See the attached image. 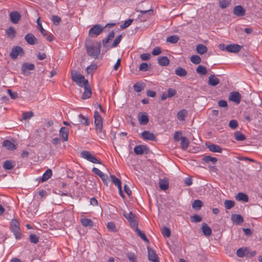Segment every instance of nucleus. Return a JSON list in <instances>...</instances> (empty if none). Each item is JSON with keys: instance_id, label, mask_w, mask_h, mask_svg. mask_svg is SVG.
Listing matches in <instances>:
<instances>
[{"instance_id": "obj_1", "label": "nucleus", "mask_w": 262, "mask_h": 262, "mask_svg": "<svg viewBox=\"0 0 262 262\" xmlns=\"http://www.w3.org/2000/svg\"><path fill=\"white\" fill-rule=\"evenodd\" d=\"M101 43L100 41L86 40L85 48L89 56L95 59L98 57L100 53Z\"/></svg>"}, {"instance_id": "obj_2", "label": "nucleus", "mask_w": 262, "mask_h": 262, "mask_svg": "<svg viewBox=\"0 0 262 262\" xmlns=\"http://www.w3.org/2000/svg\"><path fill=\"white\" fill-rule=\"evenodd\" d=\"M71 78L80 87H83L84 84L88 83V80L85 79L84 77L75 71H72Z\"/></svg>"}, {"instance_id": "obj_3", "label": "nucleus", "mask_w": 262, "mask_h": 262, "mask_svg": "<svg viewBox=\"0 0 262 262\" xmlns=\"http://www.w3.org/2000/svg\"><path fill=\"white\" fill-rule=\"evenodd\" d=\"M10 230L12 232L16 239H20L21 237V233L19 226V222L16 219L11 220L10 223Z\"/></svg>"}, {"instance_id": "obj_4", "label": "nucleus", "mask_w": 262, "mask_h": 262, "mask_svg": "<svg viewBox=\"0 0 262 262\" xmlns=\"http://www.w3.org/2000/svg\"><path fill=\"white\" fill-rule=\"evenodd\" d=\"M94 117L96 132L97 134L101 133L103 129V121L102 117L98 111H95Z\"/></svg>"}, {"instance_id": "obj_5", "label": "nucleus", "mask_w": 262, "mask_h": 262, "mask_svg": "<svg viewBox=\"0 0 262 262\" xmlns=\"http://www.w3.org/2000/svg\"><path fill=\"white\" fill-rule=\"evenodd\" d=\"M104 27L99 24H97L92 27L89 31V35L91 37H96L103 31Z\"/></svg>"}, {"instance_id": "obj_6", "label": "nucleus", "mask_w": 262, "mask_h": 262, "mask_svg": "<svg viewBox=\"0 0 262 262\" xmlns=\"http://www.w3.org/2000/svg\"><path fill=\"white\" fill-rule=\"evenodd\" d=\"M81 157L93 163L101 164V162L89 151L83 150L81 151Z\"/></svg>"}, {"instance_id": "obj_7", "label": "nucleus", "mask_w": 262, "mask_h": 262, "mask_svg": "<svg viewBox=\"0 0 262 262\" xmlns=\"http://www.w3.org/2000/svg\"><path fill=\"white\" fill-rule=\"evenodd\" d=\"M123 214V216L129 222L130 226L133 228L136 226H138L137 217L136 216V215L134 213H133L132 211L129 213H126L124 212Z\"/></svg>"}, {"instance_id": "obj_8", "label": "nucleus", "mask_w": 262, "mask_h": 262, "mask_svg": "<svg viewBox=\"0 0 262 262\" xmlns=\"http://www.w3.org/2000/svg\"><path fill=\"white\" fill-rule=\"evenodd\" d=\"M24 55L23 49L19 46L14 47L10 53V56L12 59H15L18 55L23 56Z\"/></svg>"}, {"instance_id": "obj_9", "label": "nucleus", "mask_w": 262, "mask_h": 262, "mask_svg": "<svg viewBox=\"0 0 262 262\" xmlns=\"http://www.w3.org/2000/svg\"><path fill=\"white\" fill-rule=\"evenodd\" d=\"M148 258L151 262H159V258L156 252L150 247H147Z\"/></svg>"}, {"instance_id": "obj_10", "label": "nucleus", "mask_w": 262, "mask_h": 262, "mask_svg": "<svg viewBox=\"0 0 262 262\" xmlns=\"http://www.w3.org/2000/svg\"><path fill=\"white\" fill-rule=\"evenodd\" d=\"M78 121L76 123H73L74 125H79L80 124L84 126H88L90 124V121L86 116L79 114L77 116Z\"/></svg>"}, {"instance_id": "obj_11", "label": "nucleus", "mask_w": 262, "mask_h": 262, "mask_svg": "<svg viewBox=\"0 0 262 262\" xmlns=\"http://www.w3.org/2000/svg\"><path fill=\"white\" fill-rule=\"evenodd\" d=\"M177 94V91L174 89L169 88L167 91L163 92L161 95V99L163 101L166 100L168 98H171L175 96Z\"/></svg>"}, {"instance_id": "obj_12", "label": "nucleus", "mask_w": 262, "mask_h": 262, "mask_svg": "<svg viewBox=\"0 0 262 262\" xmlns=\"http://www.w3.org/2000/svg\"><path fill=\"white\" fill-rule=\"evenodd\" d=\"M241 95L238 92H233L230 93L229 100L233 101L236 104H239L241 100Z\"/></svg>"}, {"instance_id": "obj_13", "label": "nucleus", "mask_w": 262, "mask_h": 262, "mask_svg": "<svg viewBox=\"0 0 262 262\" xmlns=\"http://www.w3.org/2000/svg\"><path fill=\"white\" fill-rule=\"evenodd\" d=\"M142 138L145 140H149L151 141H156L157 140L155 135L148 130H144L141 134Z\"/></svg>"}, {"instance_id": "obj_14", "label": "nucleus", "mask_w": 262, "mask_h": 262, "mask_svg": "<svg viewBox=\"0 0 262 262\" xmlns=\"http://www.w3.org/2000/svg\"><path fill=\"white\" fill-rule=\"evenodd\" d=\"M138 119L139 122L141 125H146L149 121L148 116L146 112L139 113L138 116Z\"/></svg>"}, {"instance_id": "obj_15", "label": "nucleus", "mask_w": 262, "mask_h": 262, "mask_svg": "<svg viewBox=\"0 0 262 262\" xmlns=\"http://www.w3.org/2000/svg\"><path fill=\"white\" fill-rule=\"evenodd\" d=\"M207 147L209 149L210 151L213 152H219L221 153L222 151V148L218 145L210 143H206Z\"/></svg>"}, {"instance_id": "obj_16", "label": "nucleus", "mask_w": 262, "mask_h": 262, "mask_svg": "<svg viewBox=\"0 0 262 262\" xmlns=\"http://www.w3.org/2000/svg\"><path fill=\"white\" fill-rule=\"evenodd\" d=\"M83 87L84 88V91L82 95L81 98L82 99H88L92 95V91L89 82L86 84H84Z\"/></svg>"}, {"instance_id": "obj_17", "label": "nucleus", "mask_w": 262, "mask_h": 262, "mask_svg": "<svg viewBox=\"0 0 262 262\" xmlns=\"http://www.w3.org/2000/svg\"><path fill=\"white\" fill-rule=\"evenodd\" d=\"M226 50L230 53H238L241 47L239 45L237 44H231L226 47Z\"/></svg>"}, {"instance_id": "obj_18", "label": "nucleus", "mask_w": 262, "mask_h": 262, "mask_svg": "<svg viewBox=\"0 0 262 262\" xmlns=\"http://www.w3.org/2000/svg\"><path fill=\"white\" fill-rule=\"evenodd\" d=\"M69 129L66 127H62L59 130V135L63 141H67L69 137Z\"/></svg>"}, {"instance_id": "obj_19", "label": "nucleus", "mask_w": 262, "mask_h": 262, "mask_svg": "<svg viewBox=\"0 0 262 262\" xmlns=\"http://www.w3.org/2000/svg\"><path fill=\"white\" fill-rule=\"evenodd\" d=\"M245 10L241 5L235 6L233 10V14L237 16H244L245 14Z\"/></svg>"}, {"instance_id": "obj_20", "label": "nucleus", "mask_w": 262, "mask_h": 262, "mask_svg": "<svg viewBox=\"0 0 262 262\" xmlns=\"http://www.w3.org/2000/svg\"><path fill=\"white\" fill-rule=\"evenodd\" d=\"M10 20L13 24L17 23L20 19L21 16L17 11H12L10 14Z\"/></svg>"}, {"instance_id": "obj_21", "label": "nucleus", "mask_w": 262, "mask_h": 262, "mask_svg": "<svg viewBox=\"0 0 262 262\" xmlns=\"http://www.w3.org/2000/svg\"><path fill=\"white\" fill-rule=\"evenodd\" d=\"M114 36H115L114 31H112L111 32H110L108 33L107 36L106 38L102 39V43L103 46L104 48L108 47V45H107L108 43L110 42V41L112 40V39L114 37Z\"/></svg>"}, {"instance_id": "obj_22", "label": "nucleus", "mask_w": 262, "mask_h": 262, "mask_svg": "<svg viewBox=\"0 0 262 262\" xmlns=\"http://www.w3.org/2000/svg\"><path fill=\"white\" fill-rule=\"evenodd\" d=\"M25 39L29 45H35L37 42V39L32 33H28L26 35Z\"/></svg>"}, {"instance_id": "obj_23", "label": "nucleus", "mask_w": 262, "mask_h": 262, "mask_svg": "<svg viewBox=\"0 0 262 262\" xmlns=\"http://www.w3.org/2000/svg\"><path fill=\"white\" fill-rule=\"evenodd\" d=\"M231 220L237 225H241L244 222V218L240 214H232L231 215Z\"/></svg>"}, {"instance_id": "obj_24", "label": "nucleus", "mask_w": 262, "mask_h": 262, "mask_svg": "<svg viewBox=\"0 0 262 262\" xmlns=\"http://www.w3.org/2000/svg\"><path fill=\"white\" fill-rule=\"evenodd\" d=\"M220 82V80L214 75H211L208 78V84L211 86H215Z\"/></svg>"}, {"instance_id": "obj_25", "label": "nucleus", "mask_w": 262, "mask_h": 262, "mask_svg": "<svg viewBox=\"0 0 262 262\" xmlns=\"http://www.w3.org/2000/svg\"><path fill=\"white\" fill-rule=\"evenodd\" d=\"M201 229L203 234L205 236H208L211 235L212 230L206 223H203L202 224Z\"/></svg>"}, {"instance_id": "obj_26", "label": "nucleus", "mask_w": 262, "mask_h": 262, "mask_svg": "<svg viewBox=\"0 0 262 262\" xmlns=\"http://www.w3.org/2000/svg\"><path fill=\"white\" fill-rule=\"evenodd\" d=\"M147 149V147L146 145H139L134 147V150L136 155H142Z\"/></svg>"}, {"instance_id": "obj_27", "label": "nucleus", "mask_w": 262, "mask_h": 262, "mask_svg": "<svg viewBox=\"0 0 262 262\" xmlns=\"http://www.w3.org/2000/svg\"><path fill=\"white\" fill-rule=\"evenodd\" d=\"M3 146L8 150H13L16 148V145L9 140H5L3 143Z\"/></svg>"}, {"instance_id": "obj_28", "label": "nucleus", "mask_w": 262, "mask_h": 262, "mask_svg": "<svg viewBox=\"0 0 262 262\" xmlns=\"http://www.w3.org/2000/svg\"><path fill=\"white\" fill-rule=\"evenodd\" d=\"M38 29L41 33L42 35L46 37L47 40L49 41H52L53 40L52 36L47 34V31L43 28L42 25H39V26L38 27Z\"/></svg>"}, {"instance_id": "obj_29", "label": "nucleus", "mask_w": 262, "mask_h": 262, "mask_svg": "<svg viewBox=\"0 0 262 262\" xmlns=\"http://www.w3.org/2000/svg\"><path fill=\"white\" fill-rule=\"evenodd\" d=\"M15 166L14 161L11 160L6 161L3 164V168L6 170H10L13 169Z\"/></svg>"}, {"instance_id": "obj_30", "label": "nucleus", "mask_w": 262, "mask_h": 262, "mask_svg": "<svg viewBox=\"0 0 262 262\" xmlns=\"http://www.w3.org/2000/svg\"><path fill=\"white\" fill-rule=\"evenodd\" d=\"M35 66L33 63L25 62L23 64L21 67L22 71L25 73L26 71H32L34 70Z\"/></svg>"}, {"instance_id": "obj_31", "label": "nucleus", "mask_w": 262, "mask_h": 262, "mask_svg": "<svg viewBox=\"0 0 262 262\" xmlns=\"http://www.w3.org/2000/svg\"><path fill=\"white\" fill-rule=\"evenodd\" d=\"M174 72L175 74L181 77H185L187 74L186 70L182 67L176 68Z\"/></svg>"}, {"instance_id": "obj_32", "label": "nucleus", "mask_w": 262, "mask_h": 262, "mask_svg": "<svg viewBox=\"0 0 262 262\" xmlns=\"http://www.w3.org/2000/svg\"><path fill=\"white\" fill-rule=\"evenodd\" d=\"M145 86L144 83L138 82L134 84L133 88L136 92H140L144 89Z\"/></svg>"}, {"instance_id": "obj_33", "label": "nucleus", "mask_w": 262, "mask_h": 262, "mask_svg": "<svg viewBox=\"0 0 262 262\" xmlns=\"http://www.w3.org/2000/svg\"><path fill=\"white\" fill-rule=\"evenodd\" d=\"M158 63L161 66H166L169 63V60L166 56L158 57Z\"/></svg>"}, {"instance_id": "obj_34", "label": "nucleus", "mask_w": 262, "mask_h": 262, "mask_svg": "<svg viewBox=\"0 0 262 262\" xmlns=\"http://www.w3.org/2000/svg\"><path fill=\"white\" fill-rule=\"evenodd\" d=\"M133 229H134L135 231L137 233V235L144 241L146 242H149L148 239L146 237L145 234L142 232V231H141L138 227V226H136L134 227Z\"/></svg>"}, {"instance_id": "obj_35", "label": "nucleus", "mask_w": 262, "mask_h": 262, "mask_svg": "<svg viewBox=\"0 0 262 262\" xmlns=\"http://www.w3.org/2000/svg\"><path fill=\"white\" fill-rule=\"evenodd\" d=\"M6 34L8 37L14 38L15 37L16 31L13 27H10L6 30Z\"/></svg>"}, {"instance_id": "obj_36", "label": "nucleus", "mask_w": 262, "mask_h": 262, "mask_svg": "<svg viewBox=\"0 0 262 262\" xmlns=\"http://www.w3.org/2000/svg\"><path fill=\"white\" fill-rule=\"evenodd\" d=\"M196 52L200 54H203L207 52V48L203 44H199L196 47Z\"/></svg>"}, {"instance_id": "obj_37", "label": "nucleus", "mask_w": 262, "mask_h": 262, "mask_svg": "<svg viewBox=\"0 0 262 262\" xmlns=\"http://www.w3.org/2000/svg\"><path fill=\"white\" fill-rule=\"evenodd\" d=\"M189 144V142L188 139L185 137H181V148L183 150L186 149Z\"/></svg>"}, {"instance_id": "obj_38", "label": "nucleus", "mask_w": 262, "mask_h": 262, "mask_svg": "<svg viewBox=\"0 0 262 262\" xmlns=\"http://www.w3.org/2000/svg\"><path fill=\"white\" fill-rule=\"evenodd\" d=\"M81 223L84 227H92L93 226V222L89 219L84 218L81 220Z\"/></svg>"}, {"instance_id": "obj_39", "label": "nucleus", "mask_w": 262, "mask_h": 262, "mask_svg": "<svg viewBox=\"0 0 262 262\" xmlns=\"http://www.w3.org/2000/svg\"><path fill=\"white\" fill-rule=\"evenodd\" d=\"M236 199L238 201H242L244 202H248V195L243 192L238 193L237 195L236 196Z\"/></svg>"}, {"instance_id": "obj_40", "label": "nucleus", "mask_w": 262, "mask_h": 262, "mask_svg": "<svg viewBox=\"0 0 262 262\" xmlns=\"http://www.w3.org/2000/svg\"><path fill=\"white\" fill-rule=\"evenodd\" d=\"M196 72L201 75H205L207 74V70L205 66L199 65L196 69Z\"/></svg>"}, {"instance_id": "obj_41", "label": "nucleus", "mask_w": 262, "mask_h": 262, "mask_svg": "<svg viewBox=\"0 0 262 262\" xmlns=\"http://www.w3.org/2000/svg\"><path fill=\"white\" fill-rule=\"evenodd\" d=\"M52 175V171L50 169H48L43 174L42 177V182H45L50 179Z\"/></svg>"}, {"instance_id": "obj_42", "label": "nucleus", "mask_w": 262, "mask_h": 262, "mask_svg": "<svg viewBox=\"0 0 262 262\" xmlns=\"http://www.w3.org/2000/svg\"><path fill=\"white\" fill-rule=\"evenodd\" d=\"M235 139L237 141H244L246 139L245 136L239 131H236L234 134Z\"/></svg>"}, {"instance_id": "obj_43", "label": "nucleus", "mask_w": 262, "mask_h": 262, "mask_svg": "<svg viewBox=\"0 0 262 262\" xmlns=\"http://www.w3.org/2000/svg\"><path fill=\"white\" fill-rule=\"evenodd\" d=\"M159 187L161 190H166L168 188V182L166 180H161L159 182Z\"/></svg>"}, {"instance_id": "obj_44", "label": "nucleus", "mask_w": 262, "mask_h": 262, "mask_svg": "<svg viewBox=\"0 0 262 262\" xmlns=\"http://www.w3.org/2000/svg\"><path fill=\"white\" fill-rule=\"evenodd\" d=\"M110 178L112 183L115 185L117 186V187H120V186H121V182L119 179L116 177L114 175H111Z\"/></svg>"}, {"instance_id": "obj_45", "label": "nucleus", "mask_w": 262, "mask_h": 262, "mask_svg": "<svg viewBox=\"0 0 262 262\" xmlns=\"http://www.w3.org/2000/svg\"><path fill=\"white\" fill-rule=\"evenodd\" d=\"M203 160L206 163L211 162L213 164H215L217 161V159L215 157H212L210 156H206L203 157Z\"/></svg>"}, {"instance_id": "obj_46", "label": "nucleus", "mask_w": 262, "mask_h": 262, "mask_svg": "<svg viewBox=\"0 0 262 262\" xmlns=\"http://www.w3.org/2000/svg\"><path fill=\"white\" fill-rule=\"evenodd\" d=\"M203 206V202L199 200H195L192 204V207L195 210H199Z\"/></svg>"}, {"instance_id": "obj_47", "label": "nucleus", "mask_w": 262, "mask_h": 262, "mask_svg": "<svg viewBox=\"0 0 262 262\" xmlns=\"http://www.w3.org/2000/svg\"><path fill=\"white\" fill-rule=\"evenodd\" d=\"M186 115L187 111L185 110H182L178 113L177 117L179 120L183 121Z\"/></svg>"}, {"instance_id": "obj_48", "label": "nucleus", "mask_w": 262, "mask_h": 262, "mask_svg": "<svg viewBox=\"0 0 262 262\" xmlns=\"http://www.w3.org/2000/svg\"><path fill=\"white\" fill-rule=\"evenodd\" d=\"M179 40V37L177 35H171L168 37L166 39V41L171 43H177Z\"/></svg>"}, {"instance_id": "obj_49", "label": "nucleus", "mask_w": 262, "mask_h": 262, "mask_svg": "<svg viewBox=\"0 0 262 262\" xmlns=\"http://www.w3.org/2000/svg\"><path fill=\"white\" fill-rule=\"evenodd\" d=\"M225 207L226 209H230L235 205V202L232 200H226L224 202Z\"/></svg>"}, {"instance_id": "obj_50", "label": "nucleus", "mask_w": 262, "mask_h": 262, "mask_svg": "<svg viewBox=\"0 0 262 262\" xmlns=\"http://www.w3.org/2000/svg\"><path fill=\"white\" fill-rule=\"evenodd\" d=\"M231 3V0H221L220 1V7L223 8H226L228 7Z\"/></svg>"}, {"instance_id": "obj_51", "label": "nucleus", "mask_w": 262, "mask_h": 262, "mask_svg": "<svg viewBox=\"0 0 262 262\" xmlns=\"http://www.w3.org/2000/svg\"><path fill=\"white\" fill-rule=\"evenodd\" d=\"M190 60L193 63L198 64L201 62V58L198 55H194L190 57Z\"/></svg>"}, {"instance_id": "obj_52", "label": "nucleus", "mask_w": 262, "mask_h": 262, "mask_svg": "<svg viewBox=\"0 0 262 262\" xmlns=\"http://www.w3.org/2000/svg\"><path fill=\"white\" fill-rule=\"evenodd\" d=\"M122 36V35H119L114 40L113 44L111 46V48L116 47L118 44L120 42Z\"/></svg>"}, {"instance_id": "obj_53", "label": "nucleus", "mask_w": 262, "mask_h": 262, "mask_svg": "<svg viewBox=\"0 0 262 262\" xmlns=\"http://www.w3.org/2000/svg\"><path fill=\"white\" fill-rule=\"evenodd\" d=\"M162 235L166 237H169L170 236L171 232L169 228L166 227H164L162 230Z\"/></svg>"}, {"instance_id": "obj_54", "label": "nucleus", "mask_w": 262, "mask_h": 262, "mask_svg": "<svg viewBox=\"0 0 262 262\" xmlns=\"http://www.w3.org/2000/svg\"><path fill=\"white\" fill-rule=\"evenodd\" d=\"M52 20L54 25L58 26L60 24L61 19V18L57 15H54L52 16Z\"/></svg>"}, {"instance_id": "obj_55", "label": "nucleus", "mask_w": 262, "mask_h": 262, "mask_svg": "<svg viewBox=\"0 0 262 262\" xmlns=\"http://www.w3.org/2000/svg\"><path fill=\"white\" fill-rule=\"evenodd\" d=\"M97 65L96 64H91L86 69V71L88 74L92 73L94 71L97 69Z\"/></svg>"}, {"instance_id": "obj_56", "label": "nucleus", "mask_w": 262, "mask_h": 262, "mask_svg": "<svg viewBox=\"0 0 262 262\" xmlns=\"http://www.w3.org/2000/svg\"><path fill=\"white\" fill-rule=\"evenodd\" d=\"M33 113L31 111L26 112L22 114V117L24 120H26L30 119L32 117H33Z\"/></svg>"}, {"instance_id": "obj_57", "label": "nucleus", "mask_w": 262, "mask_h": 262, "mask_svg": "<svg viewBox=\"0 0 262 262\" xmlns=\"http://www.w3.org/2000/svg\"><path fill=\"white\" fill-rule=\"evenodd\" d=\"M130 262H136L137 258L135 254L133 252L128 253L126 255Z\"/></svg>"}, {"instance_id": "obj_58", "label": "nucleus", "mask_w": 262, "mask_h": 262, "mask_svg": "<svg viewBox=\"0 0 262 262\" xmlns=\"http://www.w3.org/2000/svg\"><path fill=\"white\" fill-rule=\"evenodd\" d=\"M107 228L108 229L112 231L115 232L117 231L116 225L114 222H111L107 223Z\"/></svg>"}, {"instance_id": "obj_59", "label": "nucleus", "mask_w": 262, "mask_h": 262, "mask_svg": "<svg viewBox=\"0 0 262 262\" xmlns=\"http://www.w3.org/2000/svg\"><path fill=\"white\" fill-rule=\"evenodd\" d=\"M133 21V19H128V20H125L123 24L121 25L120 28L122 29H124L129 27L132 24Z\"/></svg>"}, {"instance_id": "obj_60", "label": "nucleus", "mask_w": 262, "mask_h": 262, "mask_svg": "<svg viewBox=\"0 0 262 262\" xmlns=\"http://www.w3.org/2000/svg\"><path fill=\"white\" fill-rule=\"evenodd\" d=\"M229 126L233 129H235L238 126V122L236 120H231L229 123Z\"/></svg>"}, {"instance_id": "obj_61", "label": "nucleus", "mask_w": 262, "mask_h": 262, "mask_svg": "<svg viewBox=\"0 0 262 262\" xmlns=\"http://www.w3.org/2000/svg\"><path fill=\"white\" fill-rule=\"evenodd\" d=\"M30 241L34 244H37L39 241L38 237L34 234H31L30 235Z\"/></svg>"}, {"instance_id": "obj_62", "label": "nucleus", "mask_w": 262, "mask_h": 262, "mask_svg": "<svg viewBox=\"0 0 262 262\" xmlns=\"http://www.w3.org/2000/svg\"><path fill=\"white\" fill-rule=\"evenodd\" d=\"M191 221L192 222H195V223L200 222L202 220V217L200 215H196V214L194 215L193 216H192L191 217Z\"/></svg>"}, {"instance_id": "obj_63", "label": "nucleus", "mask_w": 262, "mask_h": 262, "mask_svg": "<svg viewBox=\"0 0 262 262\" xmlns=\"http://www.w3.org/2000/svg\"><path fill=\"white\" fill-rule=\"evenodd\" d=\"M148 64L147 63H142L139 67V70L141 71H148Z\"/></svg>"}, {"instance_id": "obj_64", "label": "nucleus", "mask_w": 262, "mask_h": 262, "mask_svg": "<svg viewBox=\"0 0 262 262\" xmlns=\"http://www.w3.org/2000/svg\"><path fill=\"white\" fill-rule=\"evenodd\" d=\"M161 48L159 47H155L152 51V54L154 56L158 55L161 53Z\"/></svg>"}]
</instances>
